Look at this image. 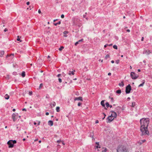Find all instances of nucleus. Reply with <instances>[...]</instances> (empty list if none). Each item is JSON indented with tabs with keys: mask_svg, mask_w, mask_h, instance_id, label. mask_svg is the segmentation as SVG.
Segmentation results:
<instances>
[{
	"mask_svg": "<svg viewBox=\"0 0 152 152\" xmlns=\"http://www.w3.org/2000/svg\"><path fill=\"white\" fill-rule=\"evenodd\" d=\"M136 105V103L135 102H132L131 103V105H130L131 107H134Z\"/></svg>",
	"mask_w": 152,
	"mask_h": 152,
	"instance_id": "17",
	"label": "nucleus"
},
{
	"mask_svg": "<svg viewBox=\"0 0 152 152\" xmlns=\"http://www.w3.org/2000/svg\"><path fill=\"white\" fill-rule=\"evenodd\" d=\"M7 31V28H5L4 30V32H6V31Z\"/></svg>",
	"mask_w": 152,
	"mask_h": 152,
	"instance_id": "52",
	"label": "nucleus"
},
{
	"mask_svg": "<svg viewBox=\"0 0 152 152\" xmlns=\"http://www.w3.org/2000/svg\"><path fill=\"white\" fill-rule=\"evenodd\" d=\"M12 56L13 57H14V54H7V56L6 57L7 58L8 57L10 56Z\"/></svg>",
	"mask_w": 152,
	"mask_h": 152,
	"instance_id": "28",
	"label": "nucleus"
},
{
	"mask_svg": "<svg viewBox=\"0 0 152 152\" xmlns=\"http://www.w3.org/2000/svg\"><path fill=\"white\" fill-rule=\"evenodd\" d=\"M72 21L73 24L74 25H76L77 23L79 21L78 19L75 18H73L72 19Z\"/></svg>",
	"mask_w": 152,
	"mask_h": 152,
	"instance_id": "7",
	"label": "nucleus"
},
{
	"mask_svg": "<svg viewBox=\"0 0 152 152\" xmlns=\"http://www.w3.org/2000/svg\"><path fill=\"white\" fill-rule=\"evenodd\" d=\"M107 46H108V44H106L105 45H104V48H106L107 47Z\"/></svg>",
	"mask_w": 152,
	"mask_h": 152,
	"instance_id": "48",
	"label": "nucleus"
},
{
	"mask_svg": "<svg viewBox=\"0 0 152 152\" xmlns=\"http://www.w3.org/2000/svg\"><path fill=\"white\" fill-rule=\"evenodd\" d=\"M23 110V111H26V109H25V108L23 109V110Z\"/></svg>",
	"mask_w": 152,
	"mask_h": 152,
	"instance_id": "62",
	"label": "nucleus"
},
{
	"mask_svg": "<svg viewBox=\"0 0 152 152\" xmlns=\"http://www.w3.org/2000/svg\"><path fill=\"white\" fill-rule=\"evenodd\" d=\"M116 93L118 94H120L121 93V90H118L116 91Z\"/></svg>",
	"mask_w": 152,
	"mask_h": 152,
	"instance_id": "26",
	"label": "nucleus"
},
{
	"mask_svg": "<svg viewBox=\"0 0 152 152\" xmlns=\"http://www.w3.org/2000/svg\"><path fill=\"white\" fill-rule=\"evenodd\" d=\"M127 31L128 32H129L130 31V30L129 29H127Z\"/></svg>",
	"mask_w": 152,
	"mask_h": 152,
	"instance_id": "60",
	"label": "nucleus"
},
{
	"mask_svg": "<svg viewBox=\"0 0 152 152\" xmlns=\"http://www.w3.org/2000/svg\"><path fill=\"white\" fill-rule=\"evenodd\" d=\"M64 47L63 46H61L59 48V50H60V51H61L64 48Z\"/></svg>",
	"mask_w": 152,
	"mask_h": 152,
	"instance_id": "31",
	"label": "nucleus"
},
{
	"mask_svg": "<svg viewBox=\"0 0 152 152\" xmlns=\"http://www.w3.org/2000/svg\"><path fill=\"white\" fill-rule=\"evenodd\" d=\"M130 76L133 79H137L139 76L138 75L136 74L134 72H131Z\"/></svg>",
	"mask_w": 152,
	"mask_h": 152,
	"instance_id": "5",
	"label": "nucleus"
},
{
	"mask_svg": "<svg viewBox=\"0 0 152 152\" xmlns=\"http://www.w3.org/2000/svg\"><path fill=\"white\" fill-rule=\"evenodd\" d=\"M101 105L103 107H105V105L104 104V101L102 100L101 102Z\"/></svg>",
	"mask_w": 152,
	"mask_h": 152,
	"instance_id": "16",
	"label": "nucleus"
},
{
	"mask_svg": "<svg viewBox=\"0 0 152 152\" xmlns=\"http://www.w3.org/2000/svg\"><path fill=\"white\" fill-rule=\"evenodd\" d=\"M110 57V55L108 54H107L106 55L105 57V59H107L108 58H109Z\"/></svg>",
	"mask_w": 152,
	"mask_h": 152,
	"instance_id": "29",
	"label": "nucleus"
},
{
	"mask_svg": "<svg viewBox=\"0 0 152 152\" xmlns=\"http://www.w3.org/2000/svg\"><path fill=\"white\" fill-rule=\"evenodd\" d=\"M111 98V100L112 101H113V97H111V98Z\"/></svg>",
	"mask_w": 152,
	"mask_h": 152,
	"instance_id": "58",
	"label": "nucleus"
},
{
	"mask_svg": "<svg viewBox=\"0 0 152 152\" xmlns=\"http://www.w3.org/2000/svg\"><path fill=\"white\" fill-rule=\"evenodd\" d=\"M82 103H81L80 102H79L78 103V104H77V105L78 106H81V105H82Z\"/></svg>",
	"mask_w": 152,
	"mask_h": 152,
	"instance_id": "35",
	"label": "nucleus"
},
{
	"mask_svg": "<svg viewBox=\"0 0 152 152\" xmlns=\"http://www.w3.org/2000/svg\"><path fill=\"white\" fill-rule=\"evenodd\" d=\"M75 71L74 70V71H69V72L68 73V74L70 75H74L75 74V73L74 72H75Z\"/></svg>",
	"mask_w": 152,
	"mask_h": 152,
	"instance_id": "13",
	"label": "nucleus"
},
{
	"mask_svg": "<svg viewBox=\"0 0 152 152\" xmlns=\"http://www.w3.org/2000/svg\"><path fill=\"white\" fill-rule=\"evenodd\" d=\"M102 149L103 150L102 151V152H106L107 150V149L106 148H103Z\"/></svg>",
	"mask_w": 152,
	"mask_h": 152,
	"instance_id": "21",
	"label": "nucleus"
},
{
	"mask_svg": "<svg viewBox=\"0 0 152 152\" xmlns=\"http://www.w3.org/2000/svg\"><path fill=\"white\" fill-rule=\"evenodd\" d=\"M18 114L16 113H14L12 115V118L13 122H15L18 119Z\"/></svg>",
	"mask_w": 152,
	"mask_h": 152,
	"instance_id": "4",
	"label": "nucleus"
},
{
	"mask_svg": "<svg viewBox=\"0 0 152 152\" xmlns=\"http://www.w3.org/2000/svg\"><path fill=\"white\" fill-rule=\"evenodd\" d=\"M111 112H112V114L110 116H111L113 118H116L117 117L116 113L113 111H111Z\"/></svg>",
	"mask_w": 152,
	"mask_h": 152,
	"instance_id": "9",
	"label": "nucleus"
},
{
	"mask_svg": "<svg viewBox=\"0 0 152 152\" xmlns=\"http://www.w3.org/2000/svg\"><path fill=\"white\" fill-rule=\"evenodd\" d=\"M40 121H38V125H40Z\"/></svg>",
	"mask_w": 152,
	"mask_h": 152,
	"instance_id": "56",
	"label": "nucleus"
},
{
	"mask_svg": "<svg viewBox=\"0 0 152 152\" xmlns=\"http://www.w3.org/2000/svg\"><path fill=\"white\" fill-rule=\"evenodd\" d=\"M103 114L104 115V117H103V118H102V119H103H103L105 118V116H106V114H105L104 113H103Z\"/></svg>",
	"mask_w": 152,
	"mask_h": 152,
	"instance_id": "42",
	"label": "nucleus"
},
{
	"mask_svg": "<svg viewBox=\"0 0 152 152\" xmlns=\"http://www.w3.org/2000/svg\"><path fill=\"white\" fill-rule=\"evenodd\" d=\"M62 144L63 145H65V143H64V142L63 141H62Z\"/></svg>",
	"mask_w": 152,
	"mask_h": 152,
	"instance_id": "51",
	"label": "nucleus"
},
{
	"mask_svg": "<svg viewBox=\"0 0 152 152\" xmlns=\"http://www.w3.org/2000/svg\"><path fill=\"white\" fill-rule=\"evenodd\" d=\"M61 24V21H59L57 23H54V25L55 26H57V25L60 24Z\"/></svg>",
	"mask_w": 152,
	"mask_h": 152,
	"instance_id": "27",
	"label": "nucleus"
},
{
	"mask_svg": "<svg viewBox=\"0 0 152 152\" xmlns=\"http://www.w3.org/2000/svg\"><path fill=\"white\" fill-rule=\"evenodd\" d=\"M62 141L61 140H58L57 141V142L58 143H60Z\"/></svg>",
	"mask_w": 152,
	"mask_h": 152,
	"instance_id": "40",
	"label": "nucleus"
},
{
	"mask_svg": "<svg viewBox=\"0 0 152 152\" xmlns=\"http://www.w3.org/2000/svg\"><path fill=\"white\" fill-rule=\"evenodd\" d=\"M145 140H142L140 141V143H141L142 144V143H143V142H145Z\"/></svg>",
	"mask_w": 152,
	"mask_h": 152,
	"instance_id": "34",
	"label": "nucleus"
},
{
	"mask_svg": "<svg viewBox=\"0 0 152 152\" xmlns=\"http://www.w3.org/2000/svg\"><path fill=\"white\" fill-rule=\"evenodd\" d=\"M105 104L106 105V107L107 108H108L109 106V103L108 102H106L105 103Z\"/></svg>",
	"mask_w": 152,
	"mask_h": 152,
	"instance_id": "32",
	"label": "nucleus"
},
{
	"mask_svg": "<svg viewBox=\"0 0 152 152\" xmlns=\"http://www.w3.org/2000/svg\"><path fill=\"white\" fill-rule=\"evenodd\" d=\"M118 85L120 86H123L124 85V82H121V83H120Z\"/></svg>",
	"mask_w": 152,
	"mask_h": 152,
	"instance_id": "20",
	"label": "nucleus"
},
{
	"mask_svg": "<svg viewBox=\"0 0 152 152\" xmlns=\"http://www.w3.org/2000/svg\"><path fill=\"white\" fill-rule=\"evenodd\" d=\"M32 92H29V95H31L32 94Z\"/></svg>",
	"mask_w": 152,
	"mask_h": 152,
	"instance_id": "46",
	"label": "nucleus"
},
{
	"mask_svg": "<svg viewBox=\"0 0 152 152\" xmlns=\"http://www.w3.org/2000/svg\"><path fill=\"white\" fill-rule=\"evenodd\" d=\"M68 32L67 31H64V37H67V34H68Z\"/></svg>",
	"mask_w": 152,
	"mask_h": 152,
	"instance_id": "19",
	"label": "nucleus"
},
{
	"mask_svg": "<svg viewBox=\"0 0 152 152\" xmlns=\"http://www.w3.org/2000/svg\"><path fill=\"white\" fill-rule=\"evenodd\" d=\"M56 111L57 112H59L60 111V107H57L56 108Z\"/></svg>",
	"mask_w": 152,
	"mask_h": 152,
	"instance_id": "25",
	"label": "nucleus"
},
{
	"mask_svg": "<svg viewBox=\"0 0 152 152\" xmlns=\"http://www.w3.org/2000/svg\"><path fill=\"white\" fill-rule=\"evenodd\" d=\"M56 104V103L54 102H53L51 103V105H52V106L54 107L55 106Z\"/></svg>",
	"mask_w": 152,
	"mask_h": 152,
	"instance_id": "24",
	"label": "nucleus"
},
{
	"mask_svg": "<svg viewBox=\"0 0 152 152\" xmlns=\"http://www.w3.org/2000/svg\"><path fill=\"white\" fill-rule=\"evenodd\" d=\"M45 115H49V113H48V112H46V113H45Z\"/></svg>",
	"mask_w": 152,
	"mask_h": 152,
	"instance_id": "49",
	"label": "nucleus"
},
{
	"mask_svg": "<svg viewBox=\"0 0 152 152\" xmlns=\"http://www.w3.org/2000/svg\"><path fill=\"white\" fill-rule=\"evenodd\" d=\"M21 76L23 77H24L25 76V72L24 71H23L22 72Z\"/></svg>",
	"mask_w": 152,
	"mask_h": 152,
	"instance_id": "22",
	"label": "nucleus"
},
{
	"mask_svg": "<svg viewBox=\"0 0 152 152\" xmlns=\"http://www.w3.org/2000/svg\"><path fill=\"white\" fill-rule=\"evenodd\" d=\"M58 81L59 83H61L62 82V80L60 78H58Z\"/></svg>",
	"mask_w": 152,
	"mask_h": 152,
	"instance_id": "39",
	"label": "nucleus"
},
{
	"mask_svg": "<svg viewBox=\"0 0 152 152\" xmlns=\"http://www.w3.org/2000/svg\"><path fill=\"white\" fill-rule=\"evenodd\" d=\"M38 140V139H36L34 140L35 142L37 141Z\"/></svg>",
	"mask_w": 152,
	"mask_h": 152,
	"instance_id": "64",
	"label": "nucleus"
},
{
	"mask_svg": "<svg viewBox=\"0 0 152 152\" xmlns=\"http://www.w3.org/2000/svg\"><path fill=\"white\" fill-rule=\"evenodd\" d=\"M79 43L78 42H76L75 43V45L77 46V45Z\"/></svg>",
	"mask_w": 152,
	"mask_h": 152,
	"instance_id": "44",
	"label": "nucleus"
},
{
	"mask_svg": "<svg viewBox=\"0 0 152 152\" xmlns=\"http://www.w3.org/2000/svg\"><path fill=\"white\" fill-rule=\"evenodd\" d=\"M29 4H30V2H28L26 3V4L27 5H29Z\"/></svg>",
	"mask_w": 152,
	"mask_h": 152,
	"instance_id": "55",
	"label": "nucleus"
},
{
	"mask_svg": "<svg viewBox=\"0 0 152 152\" xmlns=\"http://www.w3.org/2000/svg\"><path fill=\"white\" fill-rule=\"evenodd\" d=\"M99 123V121L98 120H96V123Z\"/></svg>",
	"mask_w": 152,
	"mask_h": 152,
	"instance_id": "61",
	"label": "nucleus"
},
{
	"mask_svg": "<svg viewBox=\"0 0 152 152\" xmlns=\"http://www.w3.org/2000/svg\"><path fill=\"white\" fill-rule=\"evenodd\" d=\"M83 39H81L79 40L78 42L79 43L80 42H82L83 41Z\"/></svg>",
	"mask_w": 152,
	"mask_h": 152,
	"instance_id": "41",
	"label": "nucleus"
},
{
	"mask_svg": "<svg viewBox=\"0 0 152 152\" xmlns=\"http://www.w3.org/2000/svg\"><path fill=\"white\" fill-rule=\"evenodd\" d=\"M90 135L91 136V137H92V138H93V136H94V134H93V133H90Z\"/></svg>",
	"mask_w": 152,
	"mask_h": 152,
	"instance_id": "38",
	"label": "nucleus"
},
{
	"mask_svg": "<svg viewBox=\"0 0 152 152\" xmlns=\"http://www.w3.org/2000/svg\"><path fill=\"white\" fill-rule=\"evenodd\" d=\"M132 90L130 84L128 85L126 88V94H129Z\"/></svg>",
	"mask_w": 152,
	"mask_h": 152,
	"instance_id": "6",
	"label": "nucleus"
},
{
	"mask_svg": "<svg viewBox=\"0 0 152 152\" xmlns=\"http://www.w3.org/2000/svg\"><path fill=\"white\" fill-rule=\"evenodd\" d=\"M111 75V73H110V72H109V73H108V75Z\"/></svg>",
	"mask_w": 152,
	"mask_h": 152,
	"instance_id": "57",
	"label": "nucleus"
},
{
	"mask_svg": "<svg viewBox=\"0 0 152 152\" xmlns=\"http://www.w3.org/2000/svg\"><path fill=\"white\" fill-rule=\"evenodd\" d=\"M96 144L97 145L96 146V148H100L101 147L99 146V142H96Z\"/></svg>",
	"mask_w": 152,
	"mask_h": 152,
	"instance_id": "15",
	"label": "nucleus"
},
{
	"mask_svg": "<svg viewBox=\"0 0 152 152\" xmlns=\"http://www.w3.org/2000/svg\"><path fill=\"white\" fill-rule=\"evenodd\" d=\"M17 40L18 41H19L20 42H22V40L20 39L19 38V36L17 37Z\"/></svg>",
	"mask_w": 152,
	"mask_h": 152,
	"instance_id": "30",
	"label": "nucleus"
},
{
	"mask_svg": "<svg viewBox=\"0 0 152 152\" xmlns=\"http://www.w3.org/2000/svg\"><path fill=\"white\" fill-rule=\"evenodd\" d=\"M117 152H128L126 147L123 145L119 146L117 149Z\"/></svg>",
	"mask_w": 152,
	"mask_h": 152,
	"instance_id": "2",
	"label": "nucleus"
},
{
	"mask_svg": "<svg viewBox=\"0 0 152 152\" xmlns=\"http://www.w3.org/2000/svg\"><path fill=\"white\" fill-rule=\"evenodd\" d=\"M4 51L3 50L0 51V57L3 56V55L4 54Z\"/></svg>",
	"mask_w": 152,
	"mask_h": 152,
	"instance_id": "14",
	"label": "nucleus"
},
{
	"mask_svg": "<svg viewBox=\"0 0 152 152\" xmlns=\"http://www.w3.org/2000/svg\"><path fill=\"white\" fill-rule=\"evenodd\" d=\"M10 96L7 94H6L4 96L5 98L6 99H9Z\"/></svg>",
	"mask_w": 152,
	"mask_h": 152,
	"instance_id": "18",
	"label": "nucleus"
},
{
	"mask_svg": "<svg viewBox=\"0 0 152 152\" xmlns=\"http://www.w3.org/2000/svg\"><path fill=\"white\" fill-rule=\"evenodd\" d=\"M141 124L140 130L142 132V135H148L149 132L147 130V127L149 122L148 118H142L140 120Z\"/></svg>",
	"mask_w": 152,
	"mask_h": 152,
	"instance_id": "1",
	"label": "nucleus"
},
{
	"mask_svg": "<svg viewBox=\"0 0 152 152\" xmlns=\"http://www.w3.org/2000/svg\"><path fill=\"white\" fill-rule=\"evenodd\" d=\"M38 12L39 13H41V10L40 9L38 10Z\"/></svg>",
	"mask_w": 152,
	"mask_h": 152,
	"instance_id": "50",
	"label": "nucleus"
},
{
	"mask_svg": "<svg viewBox=\"0 0 152 152\" xmlns=\"http://www.w3.org/2000/svg\"><path fill=\"white\" fill-rule=\"evenodd\" d=\"M111 62L112 63H114V61L113 60H112V61H111Z\"/></svg>",
	"mask_w": 152,
	"mask_h": 152,
	"instance_id": "59",
	"label": "nucleus"
},
{
	"mask_svg": "<svg viewBox=\"0 0 152 152\" xmlns=\"http://www.w3.org/2000/svg\"><path fill=\"white\" fill-rule=\"evenodd\" d=\"M47 29V30L48 32H50V28L49 27H48L46 28Z\"/></svg>",
	"mask_w": 152,
	"mask_h": 152,
	"instance_id": "33",
	"label": "nucleus"
},
{
	"mask_svg": "<svg viewBox=\"0 0 152 152\" xmlns=\"http://www.w3.org/2000/svg\"><path fill=\"white\" fill-rule=\"evenodd\" d=\"M114 119V118L111 117V116H109L107 118V123H110Z\"/></svg>",
	"mask_w": 152,
	"mask_h": 152,
	"instance_id": "8",
	"label": "nucleus"
},
{
	"mask_svg": "<svg viewBox=\"0 0 152 152\" xmlns=\"http://www.w3.org/2000/svg\"><path fill=\"white\" fill-rule=\"evenodd\" d=\"M151 53L150 50H144L143 52V53L147 55H149L150 53Z\"/></svg>",
	"mask_w": 152,
	"mask_h": 152,
	"instance_id": "10",
	"label": "nucleus"
},
{
	"mask_svg": "<svg viewBox=\"0 0 152 152\" xmlns=\"http://www.w3.org/2000/svg\"><path fill=\"white\" fill-rule=\"evenodd\" d=\"M74 100L75 101H76V100H80L82 101H83V99H82V97L81 96H79V97H76L75 98V99H74Z\"/></svg>",
	"mask_w": 152,
	"mask_h": 152,
	"instance_id": "11",
	"label": "nucleus"
},
{
	"mask_svg": "<svg viewBox=\"0 0 152 152\" xmlns=\"http://www.w3.org/2000/svg\"><path fill=\"white\" fill-rule=\"evenodd\" d=\"M61 75V74H58L57 76L58 77H59Z\"/></svg>",
	"mask_w": 152,
	"mask_h": 152,
	"instance_id": "47",
	"label": "nucleus"
},
{
	"mask_svg": "<svg viewBox=\"0 0 152 152\" xmlns=\"http://www.w3.org/2000/svg\"><path fill=\"white\" fill-rule=\"evenodd\" d=\"M12 111H13V112H15V109H13L12 110Z\"/></svg>",
	"mask_w": 152,
	"mask_h": 152,
	"instance_id": "63",
	"label": "nucleus"
},
{
	"mask_svg": "<svg viewBox=\"0 0 152 152\" xmlns=\"http://www.w3.org/2000/svg\"><path fill=\"white\" fill-rule=\"evenodd\" d=\"M16 143V141L15 140H10L7 143L9 145V148H13L14 146V144Z\"/></svg>",
	"mask_w": 152,
	"mask_h": 152,
	"instance_id": "3",
	"label": "nucleus"
},
{
	"mask_svg": "<svg viewBox=\"0 0 152 152\" xmlns=\"http://www.w3.org/2000/svg\"><path fill=\"white\" fill-rule=\"evenodd\" d=\"M113 48L114 49H117V46L116 45H114L113 46Z\"/></svg>",
	"mask_w": 152,
	"mask_h": 152,
	"instance_id": "37",
	"label": "nucleus"
},
{
	"mask_svg": "<svg viewBox=\"0 0 152 152\" xmlns=\"http://www.w3.org/2000/svg\"><path fill=\"white\" fill-rule=\"evenodd\" d=\"M145 83V81H143V82H142V83L141 84H140V85H139L138 87H140L141 86H142Z\"/></svg>",
	"mask_w": 152,
	"mask_h": 152,
	"instance_id": "23",
	"label": "nucleus"
},
{
	"mask_svg": "<svg viewBox=\"0 0 152 152\" xmlns=\"http://www.w3.org/2000/svg\"><path fill=\"white\" fill-rule=\"evenodd\" d=\"M119 60H116V61H115V63H116L117 64H118L119 63Z\"/></svg>",
	"mask_w": 152,
	"mask_h": 152,
	"instance_id": "45",
	"label": "nucleus"
},
{
	"mask_svg": "<svg viewBox=\"0 0 152 152\" xmlns=\"http://www.w3.org/2000/svg\"><path fill=\"white\" fill-rule=\"evenodd\" d=\"M144 40V37H142L141 38V40L142 41H143Z\"/></svg>",
	"mask_w": 152,
	"mask_h": 152,
	"instance_id": "53",
	"label": "nucleus"
},
{
	"mask_svg": "<svg viewBox=\"0 0 152 152\" xmlns=\"http://www.w3.org/2000/svg\"><path fill=\"white\" fill-rule=\"evenodd\" d=\"M49 125L51 126L53 125V122L52 121H49L48 123Z\"/></svg>",
	"mask_w": 152,
	"mask_h": 152,
	"instance_id": "12",
	"label": "nucleus"
},
{
	"mask_svg": "<svg viewBox=\"0 0 152 152\" xmlns=\"http://www.w3.org/2000/svg\"><path fill=\"white\" fill-rule=\"evenodd\" d=\"M33 6H30L29 7V8H28L27 9H29L30 10L32 8H33Z\"/></svg>",
	"mask_w": 152,
	"mask_h": 152,
	"instance_id": "36",
	"label": "nucleus"
},
{
	"mask_svg": "<svg viewBox=\"0 0 152 152\" xmlns=\"http://www.w3.org/2000/svg\"><path fill=\"white\" fill-rule=\"evenodd\" d=\"M64 15L63 14H62L61 15V18H64Z\"/></svg>",
	"mask_w": 152,
	"mask_h": 152,
	"instance_id": "43",
	"label": "nucleus"
},
{
	"mask_svg": "<svg viewBox=\"0 0 152 152\" xmlns=\"http://www.w3.org/2000/svg\"><path fill=\"white\" fill-rule=\"evenodd\" d=\"M130 98L129 97H128L127 98V100L128 101H129L130 100Z\"/></svg>",
	"mask_w": 152,
	"mask_h": 152,
	"instance_id": "54",
	"label": "nucleus"
}]
</instances>
